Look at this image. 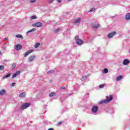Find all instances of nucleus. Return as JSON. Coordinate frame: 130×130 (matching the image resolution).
I'll return each instance as SVG.
<instances>
[{
  "label": "nucleus",
  "instance_id": "f257e3e1",
  "mask_svg": "<svg viewBox=\"0 0 130 130\" xmlns=\"http://www.w3.org/2000/svg\"><path fill=\"white\" fill-rule=\"evenodd\" d=\"M75 40H76V43L78 45H82L83 44V43L84 41L82 40L81 39H79V36H77L75 38Z\"/></svg>",
  "mask_w": 130,
  "mask_h": 130
},
{
  "label": "nucleus",
  "instance_id": "f03ea898",
  "mask_svg": "<svg viewBox=\"0 0 130 130\" xmlns=\"http://www.w3.org/2000/svg\"><path fill=\"white\" fill-rule=\"evenodd\" d=\"M30 106V103H23L21 106V109L23 110L24 109H26V108H28Z\"/></svg>",
  "mask_w": 130,
  "mask_h": 130
},
{
  "label": "nucleus",
  "instance_id": "7ed1b4c3",
  "mask_svg": "<svg viewBox=\"0 0 130 130\" xmlns=\"http://www.w3.org/2000/svg\"><path fill=\"white\" fill-rule=\"evenodd\" d=\"M99 109V108H98V106H93L91 109V111H92V112H93V113H96V112H98Z\"/></svg>",
  "mask_w": 130,
  "mask_h": 130
},
{
  "label": "nucleus",
  "instance_id": "20e7f679",
  "mask_svg": "<svg viewBox=\"0 0 130 130\" xmlns=\"http://www.w3.org/2000/svg\"><path fill=\"white\" fill-rule=\"evenodd\" d=\"M114 35H116V32L115 31L110 32L108 35V38H112Z\"/></svg>",
  "mask_w": 130,
  "mask_h": 130
},
{
  "label": "nucleus",
  "instance_id": "39448f33",
  "mask_svg": "<svg viewBox=\"0 0 130 130\" xmlns=\"http://www.w3.org/2000/svg\"><path fill=\"white\" fill-rule=\"evenodd\" d=\"M32 26H33V27H41V26H42V23L37 22L35 24H33Z\"/></svg>",
  "mask_w": 130,
  "mask_h": 130
},
{
  "label": "nucleus",
  "instance_id": "423d86ee",
  "mask_svg": "<svg viewBox=\"0 0 130 130\" xmlns=\"http://www.w3.org/2000/svg\"><path fill=\"white\" fill-rule=\"evenodd\" d=\"M106 98L107 99H106V101H109L108 103H109V102H110V101L113 99V96L110 95L108 96H107Z\"/></svg>",
  "mask_w": 130,
  "mask_h": 130
},
{
  "label": "nucleus",
  "instance_id": "0eeeda50",
  "mask_svg": "<svg viewBox=\"0 0 130 130\" xmlns=\"http://www.w3.org/2000/svg\"><path fill=\"white\" fill-rule=\"evenodd\" d=\"M129 62H130L129 60L127 59H125L123 61V64H124V66H127V64H128Z\"/></svg>",
  "mask_w": 130,
  "mask_h": 130
},
{
  "label": "nucleus",
  "instance_id": "6e6552de",
  "mask_svg": "<svg viewBox=\"0 0 130 130\" xmlns=\"http://www.w3.org/2000/svg\"><path fill=\"white\" fill-rule=\"evenodd\" d=\"M20 74H21V72L16 71V73L13 75L12 79L14 78H16V77H17V76H19V75H20Z\"/></svg>",
  "mask_w": 130,
  "mask_h": 130
},
{
  "label": "nucleus",
  "instance_id": "1a4fd4ad",
  "mask_svg": "<svg viewBox=\"0 0 130 130\" xmlns=\"http://www.w3.org/2000/svg\"><path fill=\"white\" fill-rule=\"evenodd\" d=\"M16 50H21L22 49V45L18 44L15 46Z\"/></svg>",
  "mask_w": 130,
  "mask_h": 130
},
{
  "label": "nucleus",
  "instance_id": "9d476101",
  "mask_svg": "<svg viewBox=\"0 0 130 130\" xmlns=\"http://www.w3.org/2000/svg\"><path fill=\"white\" fill-rule=\"evenodd\" d=\"M81 22V18L79 17L74 21V24H78V23H80Z\"/></svg>",
  "mask_w": 130,
  "mask_h": 130
},
{
  "label": "nucleus",
  "instance_id": "9b49d317",
  "mask_svg": "<svg viewBox=\"0 0 130 130\" xmlns=\"http://www.w3.org/2000/svg\"><path fill=\"white\" fill-rule=\"evenodd\" d=\"M32 52H33V50H30L26 52V53L24 54L25 57L28 56V55H29L30 53H32Z\"/></svg>",
  "mask_w": 130,
  "mask_h": 130
},
{
  "label": "nucleus",
  "instance_id": "f8f14e48",
  "mask_svg": "<svg viewBox=\"0 0 130 130\" xmlns=\"http://www.w3.org/2000/svg\"><path fill=\"white\" fill-rule=\"evenodd\" d=\"M19 97H20V98L26 97V92H23L20 93Z\"/></svg>",
  "mask_w": 130,
  "mask_h": 130
},
{
  "label": "nucleus",
  "instance_id": "ddd939ff",
  "mask_svg": "<svg viewBox=\"0 0 130 130\" xmlns=\"http://www.w3.org/2000/svg\"><path fill=\"white\" fill-rule=\"evenodd\" d=\"M109 102V101H106V100H105L103 101H101L99 103V104H104L105 103H108Z\"/></svg>",
  "mask_w": 130,
  "mask_h": 130
},
{
  "label": "nucleus",
  "instance_id": "4468645a",
  "mask_svg": "<svg viewBox=\"0 0 130 130\" xmlns=\"http://www.w3.org/2000/svg\"><path fill=\"white\" fill-rule=\"evenodd\" d=\"M35 57H36V56H30L28 59V61L31 62V61H32L33 59H34V58H35Z\"/></svg>",
  "mask_w": 130,
  "mask_h": 130
},
{
  "label": "nucleus",
  "instance_id": "2eb2a0df",
  "mask_svg": "<svg viewBox=\"0 0 130 130\" xmlns=\"http://www.w3.org/2000/svg\"><path fill=\"white\" fill-rule=\"evenodd\" d=\"M6 94V90L3 89L0 91V96H3Z\"/></svg>",
  "mask_w": 130,
  "mask_h": 130
},
{
  "label": "nucleus",
  "instance_id": "dca6fc26",
  "mask_svg": "<svg viewBox=\"0 0 130 130\" xmlns=\"http://www.w3.org/2000/svg\"><path fill=\"white\" fill-rule=\"evenodd\" d=\"M126 20L128 21V20H130V13H127L125 16Z\"/></svg>",
  "mask_w": 130,
  "mask_h": 130
},
{
  "label": "nucleus",
  "instance_id": "f3484780",
  "mask_svg": "<svg viewBox=\"0 0 130 130\" xmlns=\"http://www.w3.org/2000/svg\"><path fill=\"white\" fill-rule=\"evenodd\" d=\"M93 29H98V28H99V27H100V24H96V25H93L92 26Z\"/></svg>",
  "mask_w": 130,
  "mask_h": 130
},
{
  "label": "nucleus",
  "instance_id": "a211bd4d",
  "mask_svg": "<svg viewBox=\"0 0 130 130\" xmlns=\"http://www.w3.org/2000/svg\"><path fill=\"white\" fill-rule=\"evenodd\" d=\"M41 45V44L40 43H37L35 45V48H38Z\"/></svg>",
  "mask_w": 130,
  "mask_h": 130
},
{
  "label": "nucleus",
  "instance_id": "6ab92c4d",
  "mask_svg": "<svg viewBox=\"0 0 130 130\" xmlns=\"http://www.w3.org/2000/svg\"><path fill=\"white\" fill-rule=\"evenodd\" d=\"M123 76L122 75L119 76V77L116 78V81H120V80H121V79H122Z\"/></svg>",
  "mask_w": 130,
  "mask_h": 130
},
{
  "label": "nucleus",
  "instance_id": "aec40b11",
  "mask_svg": "<svg viewBox=\"0 0 130 130\" xmlns=\"http://www.w3.org/2000/svg\"><path fill=\"white\" fill-rule=\"evenodd\" d=\"M11 77V74H8L3 77V79H6V78H10Z\"/></svg>",
  "mask_w": 130,
  "mask_h": 130
},
{
  "label": "nucleus",
  "instance_id": "412c9836",
  "mask_svg": "<svg viewBox=\"0 0 130 130\" xmlns=\"http://www.w3.org/2000/svg\"><path fill=\"white\" fill-rule=\"evenodd\" d=\"M103 74H107V73H108V69L107 68L104 69L103 71Z\"/></svg>",
  "mask_w": 130,
  "mask_h": 130
},
{
  "label": "nucleus",
  "instance_id": "4be33fe9",
  "mask_svg": "<svg viewBox=\"0 0 130 130\" xmlns=\"http://www.w3.org/2000/svg\"><path fill=\"white\" fill-rule=\"evenodd\" d=\"M34 31H36V28H34L29 30H28L27 33H30V32H34Z\"/></svg>",
  "mask_w": 130,
  "mask_h": 130
},
{
  "label": "nucleus",
  "instance_id": "5701e85b",
  "mask_svg": "<svg viewBox=\"0 0 130 130\" xmlns=\"http://www.w3.org/2000/svg\"><path fill=\"white\" fill-rule=\"evenodd\" d=\"M16 37L17 38H21V39H23V36L21 35H17L16 36Z\"/></svg>",
  "mask_w": 130,
  "mask_h": 130
},
{
  "label": "nucleus",
  "instance_id": "b1692460",
  "mask_svg": "<svg viewBox=\"0 0 130 130\" xmlns=\"http://www.w3.org/2000/svg\"><path fill=\"white\" fill-rule=\"evenodd\" d=\"M55 95V93L54 92H51L49 94L50 97H53Z\"/></svg>",
  "mask_w": 130,
  "mask_h": 130
},
{
  "label": "nucleus",
  "instance_id": "393cba45",
  "mask_svg": "<svg viewBox=\"0 0 130 130\" xmlns=\"http://www.w3.org/2000/svg\"><path fill=\"white\" fill-rule=\"evenodd\" d=\"M5 70V66L1 65L0 66V71H3Z\"/></svg>",
  "mask_w": 130,
  "mask_h": 130
},
{
  "label": "nucleus",
  "instance_id": "a878e982",
  "mask_svg": "<svg viewBox=\"0 0 130 130\" xmlns=\"http://www.w3.org/2000/svg\"><path fill=\"white\" fill-rule=\"evenodd\" d=\"M95 10H96V9H95V8H91V9L89 11V12L90 13L91 12H94V11H95Z\"/></svg>",
  "mask_w": 130,
  "mask_h": 130
},
{
  "label": "nucleus",
  "instance_id": "bb28decb",
  "mask_svg": "<svg viewBox=\"0 0 130 130\" xmlns=\"http://www.w3.org/2000/svg\"><path fill=\"white\" fill-rule=\"evenodd\" d=\"M104 86H105V84H101L99 86V88L102 89L103 88H104Z\"/></svg>",
  "mask_w": 130,
  "mask_h": 130
},
{
  "label": "nucleus",
  "instance_id": "cd10ccee",
  "mask_svg": "<svg viewBox=\"0 0 130 130\" xmlns=\"http://www.w3.org/2000/svg\"><path fill=\"white\" fill-rule=\"evenodd\" d=\"M59 31H60V28H58L54 30L55 33H57Z\"/></svg>",
  "mask_w": 130,
  "mask_h": 130
},
{
  "label": "nucleus",
  "instance_id": "c85d7f7f",
  "mask_svg": "<svg viewBox=\"0 0 130 130\" xmlns=\"http://www.w3.org/2000/svg\"><path fill=\"white\" fill-rule=\"evenodd\" d=\"M31 19L32 20H33V19H37V16H35V15H34V16H31Z\"/></svg>",
  "mask_w": 130,
  "mask_h": 130
},
{
  "label": "nucleus",
  "instance_id": "c756f323",
  "mask_svg": "<svg viewBox=\"0 0 130 130\" xmlns=\"http://www.w3.org/2000/svg\"><path fill=\"white\" fill-rule=\"evenodd\" d=\"M30 4H32L33 3H36V0H30Z\"/></svg>",
  "mask_w": 130,
  "mask_h": 130
},
{
  "label": "nucleus",
  "instance_id": "7c9ffc66",
  "mask_svg": "<svg viewBox=\"0 0 130 130\" xmlns=\"http://www.w3.org/2000/svg\"><path fill=\"white\" fill-rule=\"evenodd\" d=\"M12 69H15V68H16V64L13 63L12 64Z\"/></svg>",
  "mask_w": 130,
  "mask_h": 130
},
{
  "label": "nucleus",
  "instance_id": "2f4dec72",
  "mask_svg": "<svg viewBox=\"0 0 130 130\" xmlns=\"http://www.w3.org/2000/svg\"><path fill=\"white\" fill-rule=\"evenodd\" d=\"M52 73H53V70H50L48 72V74H51Z\"/></svg>",
  "mask_w": 130,
  "mask_h": 130
},
{
  "label": "nucleus",
  "instance_id": "473e14b6",
  "mask_svg": "<svg viewBox=\"0 0 130 130\" xmlns=\"http://www.w3.org/2000/svg\"><path fill=\"white\" fill-rule=\"evenodd\" d=\"M53 2V0H48L49 4H51Z\"/></svg>",
  "mask_w": 130,
  "mask_h": 130
},
{
  "label": "nucleus",
  "instance_id": "72a5a7b5",
  "mask_svg": "<svg viewBox=\"0 0 130 130\" xmlns=\"http://www.w3.org/2000/svg\"><path fill=\"white\" fill-rule=\"evenodd\" d=\"M61 123H62V121H60V122H57V124H58V125H60V124H61Z\"/></svg>",
  "mask_w": 130,
  "mask_h": 130
},
{
  "label": "nucleus",
  "instance_id": "f704fd0d",
  "mask_svg": "<svg viewBox=\"0 0 130 130\" xmlns=\"http://www.w3.org/2000/svg\"><path fill=\"white\" fill-rule=\"evenodd\" d=\"M15 84H16L15 83H12V86H15Z\"/></svg>",
  "mask_w": 130,
  "mask_h": 130
},
{
  "label": "nucleus",
  "instance_id": "c9c22d12",
  "mask_svg": "<svg viewBox=\"0 0 130 130\" xmlns=\"http://www.w3.org/2000/svg\"><path fill=\"white\" fill-rule=\"evenodd\" d=\"M61 89H66V87L64 86H61Z\"/></svg>",
  "mask_w": 130,
  "mask_h": 130
},
{
  "label": "nucleus",
  "instance_id": "e433bc0d",
  "mask_svg": "<svg viewBox=\"0 0 130 130\" xmlns=\"http://www.w3.org/2000/svg\"><path fill=\"white\" fill-rule=\"evenodd\" d=\"M58 3H61V1L60 0H57Z\"/></svg>",
  "mask_w": 130,
  "mask_h": 130
},
{
  "label": "nucleus",
  "instance_id": "4c0bfd02",
  "mask_svg": "<svg viewBox=\"0 0 130 130\" xmlns=\"http://www.w3.org/2000/svg\"><path fill=\"white\" fill-rule=\"evenodd\" d=\"M4 40L7 41V40H8V39L5 38V39H4Z\"/></svg>",
  "mask_w": 130,
  "mask_h": 130
},
{
  "label": "nucleus",
  "instance_id": "58836bf2",
  "mask_svg": "<svg viewBox=\"0 0 130 130\" xmlns=\"http://www.w3.org/2000/svg\"><path fill=\"white\" fill-rule=\"evenodd\" d=\"M2 54V52H0V54Z\"/></svg>",
  "mask_w": 130,
  "mask_h": 130
},
{
  "label": "nucleus",
  "instance_id": "ea45409f",
  "mask_svg": "<svg viewBox=\"0 0 130 130\" xmlns=\"http://www.w3.org/2000/svg\"><path fill=\"white\" fill-rule=\"evenodd\" d=\"M68 1H71V0H68Z\"/></svg>",
  "mask_w": 130,
  "mask_h": 130
}]
</instances>
